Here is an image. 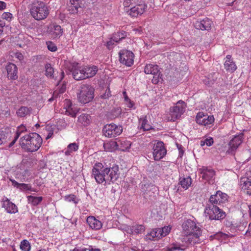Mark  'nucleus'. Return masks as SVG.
I'll use <instances>...</instances> for the list:
<instances>
[{
	"mask_svg": "<svg viewBox=\"0 0 251 251\" xmlns=\"http://www.w3.org/2000/svg\"><path fill=\"white\" fill-rule=\"evenodd\" d=\"M184 235L182 242L186 246L194 245L201 242V236L202 235L201 228L197 226L195 222L190 219L185 221L182 225Z\"/></svg>",
	"mask_w": 251,
	"mask_h": 251,
	"instance_id": "1",
	"label": "nucleus"
},
{
	"mask_svg": "<svg viewBox=\"0 0 251 251\" xmlns=\"http://www.w3.org/2000/svg\"><path fill=\"white\" fill-rule=\"evenodd\" d=\"M19 142L23 149L27 152H34L41 146L43 140L38 133L31 132L21 137Z\"/></svg>",
	"mask_w": 251,
	"mask_h": 251,
	"instance_id": "2",
	"label": "nucleus"
},
{
	"mask_svg": "<svg viewBox=\"0 0 251 251\" xmlns=\"http://www.w3.org/2000/svg\"><path fill=\"white\" fill-rule=\"evenodd\" d=\"M28 8L31 16L37 21L46 19L50 13V10L43 0H30Z\"/></svg>",
	"mask_w": 251,
	"mask_h": 251,
	"instance_id": "3",
	"label": "nucleus"
},
{
	"mask_svg": "<svg viewBox=\"0 0 251 251\" xmlns=\"http://www.w3.org/2000/svg\"><path fill=\"white\" fill-rule=\"evenodd\" d=\"M204 213L206 218L210 220H220L225 218L226 213L218 205L207 203Z\"/></svg>",
	"mask_w": 251,
	"mask_h": 251,
	"instance_id": "4",
	"label": "nucleus"
},
{
	"mask_svg": "<svg viewBox=\"0 0 251 251\" xmlns=\"http://www.w3.org/2000/svg\"><path fill=\"white\" fill-rule=\"evenodd\" d=\"M109 171V169L107 167H104L102 163H96L92 169V176L98 183H104V184H107L106 178L108 179V176L106 175Z\"/></svg>",
	"mask_w": 251,
	"mask_h": 251,
	"instance_id": "5",
	"label": "nucleus"
},
{
	"mask_svg": "<svg viewBox=\"0 0 251 251\" xmlns=\"http://www.w3.org/2000/svg\"><path fill=\"white\" fill-rule=\"evenodd\" d=\"M94 97V89L91 85L83 84L80 86L77 94L78 101L85 104L91 101Z\"/></svg>",
	"mask_w": 251,
	"mask_h": 251,
	"instance_id": "6",
	"label": "nucleus"
},
{
	"mask_svg": "<svg viewBox=\"0 0 251 251\" xmlns=\"http://www.w3.org/2000/svg\"><path fill=\"white\" fill-rule=\"evenodd\" d=\"M243 134L232 136L230 137L228 143V149L226 151V154L235 155L237 149L243 141Z\"/></svg>",
	"mask_w": 251,
	"mask_h": 251,
	"instance_id": "7",
	"label": "nucleus"
},
{
	"mask_svg": "<svg viewBox=\"0 0 251 251\" xmlns=\"http://www.w3.org/2000/svg\"><path fill=\"white\" fill-rule=\"evenodd\" d=\"M186 108L185 102L181 100L177 101L176 105L170 108L171 121H175L179 119L184 113Z\"/></svg>",
	"mask_w": 251,
	"mask_h": 251,
	"instance_id": "8",
	"label": "nucleus"
},
{
	"mask_svg": "<svg viewBox=\"0 0 251 251\" xmlns=\"http://www.w3.org/2000/svg\"><path fill=\"white\" fill-rule=\"evenodd\" d=\"M68 68L72 73L73 77L75 79L80 80L86 79L83 67H80L78 63L76 62H71L69 63Z\"/></svg>",
	"mask_w": 251,
	"mask_h": 251,
	"instance_id": "9",
	"label": "nucleus"
},
{
	"mask_svg": "<svg viewBox=\"0 0 251 251\" xmlns=\"http://www.w3.org/2000/svg\"><path fill=\"white\" fill-rule=\"evenodd\" d=\"M153 156L155 161L162 159L166 154V150L162 141H155L153 145Z\"/></svg>",
	"mask_w": 251,
	"mask_h": 251,
	"instance_id": "10",
	"label": "nucleus"
},
{
	"mask_svg": "<svg viewBox=\"0 0 251 251\" xmlns=\"http://www.w3.org/2000/svg\"><path fill=\"white\" fill-rule=\"evenodd\" d=\"M122 131V127L115 124L106 125L103 128V133L104 136L109 138H113L119 135Z\"/></svg>",
	"mask_w": 251,
	"mask_h": 251,
	"instance_id": "11",
	"label": "nucleus"
},
{
	"mask_svg": "<svg viewBox=\"0 0 251 251\" xmlns=\"http://www.w3.org/2000/svg\"><path fill=\"white\" fill-rule=\"evenodd\" d=\"M120 62L127 67H130L134 63V54L132 51L123 50L119 53Z\"/></svg>",
	"mask_w": 251,
	"mask_h": 251,
	"instance_id": "12",
	"label": "nucleus"
},
{
	"mask_svg": "<svg viewBox=\"0 0 251 251\" xmlns=\"http://www.w3.org/2000/svg\"><path fill=\"white\" fill-rule=\"evenodd\" d=\"M144 72L146 74L153 75L152 82L154 84H157L161 79L160 72L156 65L147 64L144 68Z\"/></svg>",
	"mask_w": 251,
	"mask_h": 251,
	"instance_id": "13",
	"label": "nucleus"
},
{
	"mask_svg": "<svg viewBox=\"0 0 251 251\" xmlns=\"http://www.w3.org/2000/svg\"><path fill=\"white\" fill-rule=\"evenodd\" d=\"M227 195L220 191H218L215 195H211L207 203L217 205L224 203L227 200Z\"/></svg>",
	"mask_w": 251,
	"mask_h": 251,
	"instance_id": "14",
	"label": "nucleus"
},
{
	"mask_svg": "<svg viewBox=\"0 0 251 251\" xmlns=\"http://www.w3.org/2000/svg\"><path fill=\"white\" fill-rule=\"evenodd\" d=\"M199 171L201 175V177L203 179L208 181L209 183H213L215 173L212 169L202 167L199 169Z\"/></svg>",
	"mask_w": 251,
	"mask_h": 251,
	"instance_id": "15",
	"label": "nucleus"
},
{
	"mask_svg": "<svg viewBox=\"0 0 251 251\" xmlns=\"http://www.w3.org/2000/svg\"><path fill=\"white\" fill-rule=\"evenodd\" d=\"M196 121L199 125L207 126L212 124L214 118L212 115H204L203 112H199L196 116Z\"/></svg>",
	"mask_w": 251,
	"mask_h": 251,
	"instance_id": "16",
	"label": "nucleus"
},
{
	"mask_svg": "<svg viewBox=\"0 0 251 251\" xmlns=\"http://www.w3.org/2000/svg\"><path fill=\"white\" fill-rule=\"evenodd\" d=\"M109 169V172H107V176L109 179L106 178V183L109 184L111 182L115 181L119 177V166L114 164L112 167H107Z\"/></svg>",
	"mask_w": 251,
	"mask_h": 251,
	"instance_id": "17",
	"label": "nucleus"
},
{
	"mask_svg": "<svg viewBox=\"0 0 251 251\" xmlns=\"http://www.w3.org/2000/svg\"><path fill=\"white\" fill-rule=\"evenodd\" d=\"M147 8V5L144 3L137 4L130 8L127 11L128 15L132 17H137L139 15H141L145 11Z\"/></svg>",
	"mask_w": 251,
	"mask_h": 251,
	"instance_id": "18",
	"label": "nucleus"
},
{
	"mask_svg": "<svg viewBox=\"0 0 251 251\" xmlns=\"http://www.w3.org/2000/svg\"><path fill=\"white\" fill-rule=\"evenodd\" d=\"M212 21L208 18H205L201 21H196L194 26L196 29L202 30H208L210 29L212 24Z\"/></svg>",
	"mask_w": 251,
	"mask_h": 251,
	"instance_id": "19",
	"label": "nucleus"
},
{
	"mask_svg": "<svg viewBox=\"0 0 251 251\" xmlns=\"http://www.w3.org/2000/svg\"><path fill=\"white\" fill-rule=\"evenodd\" d=\"M7 75L11 79L17 78L18 69L17 66L13 63H9L6 67Z\"/></svg>",
	"mask_w": 251,
	"mask_h": 251,
	"instance_id": "20",
	"label": "nucleus"
},
{
	"mask_svg": "<svg viewBox=\"0 0 251 251\" xmlns=\"http://www.w3.org/2000/svg\"><path fill=\"white\" fill-rule=\"evenodd\" d=\"M87 222L90 227L95 230L100 229L102 227L101 222L93 216H89L87 219Z\"/></svg>",
	"mask_w": 251,
	"mask_h": 251,
	"instance_id": "21",
	"label": "nucleus"
},
{
	"mask_svg": "<svg viewBox=\"0 0 251 251\" xmlns=\"http://www.w3.org/2000/svg\"><path fill=\"white\" fill-rule=\"evenodd\" d=\"M2 207L9 213H16L18 212V208L16 205L7 199L3 201Z\"/></svg>",
	"mask_w": 251,
	"mask_h": 251,
	"instance_id": "22",
	"label": "nucleus"
},
{
	"mask_svg": "<svg viewBox=\"0 0 251 251\" xmlns=\"http://www.w3.org/2000/svg\"><path fill=\"white\" fill-rule=\"evenodd\" d=\"M225 68L229 72H234L236 69V66L233 61L231 59V56L227 55L226 56V60L224 63Z\"/></svg>",
	"mask_w": 251,
	"mask_h": 251,
	"instance_id": "23",
	"label": "nucleus"
},
{
	"mask_svg": "<svg viewBox=\"0 0 251 251\" xmlns=\"http://www.w3.org/2000/svg\"><path fill=\"white\" fill-rule=\"evenodd\" d=\"M62 29L59 25H53L50 26L49 33L53 38L59 37L62 34Z\"/></svg>",
	"mask_w": 251,
	"mask_h": 251,
	"instance_id": "24",
	"label": "nucleus"
},
{
	"mask_svg": "<svg viewBox=\"0 0 251 251\" xmlns=\"http://www.w3.org/2000/svg\"><path fill=\"white\" fill-rule=\"evenodd\" d=\"M85 78L94 76L98 71V67L96 66H85L83 67Z\"/></svg>",
	"mask_w": 251,
	"mask_h": 251,
	"instance_id": "25",
	"label": "nucleus"
},
{
	"mask_svg": "<svg viewBox=\"0 0 251 251\" xmlns=\"http://www.w3.org/2000/svg\"><path fill=\"white\" fill-rule=\"evenodd\" d=\"M103 148L105 151L112 152L118 149V143L115 141H110L103 143Z\"/></svg>",
	"mask_w": 251,
	"mask_h": 251,
	"instance_id": "26",
	"label": "nucleus"
},
{
	"mask_svg": "<svg viewBox=\"0 0 251 251\" xmlns=\"http://www.w3.org/2000/svg\"><path fill=\"white\" fill-rule=\"evenodd\" d=\"M117 142L118 143V149L123 151L129 149L131 146L130 142L124 138L118 140Z\"/></svg>",
	"mask_w": 251,
	"mask_h": 251,
	"instance_id": "27",
	"label": "nucleus"
},
{
	"mask_svg": "<svg viewBox=\"0 0 251 251\" xmlns=\"http://www.w3.org/2000/svg\"><path fill=\"white\" fill-rule=\"evenodd\" d=\"M157 229L158 228L153 229L150 232L148 233L146 236V239L150 240H157L161 238Z\"/></svg>",
	"mask_w": 251,
	"mask_h": 251,
	"instance_id": "28",
	"label": "nucleus"
},
{
	"mask_svg": "<svg viewBox=\"0 0 251 251\" xmlns=\"http://www.w3.org/2000/svg\"><path fill=\"white\" fill-rule=\"evenodd\" d=\"M185 250V245H181L179 243H174L166 248V251H184Z\"/></svg>",
	"mask_w": 251,
	"mask_h": 251,
	"instance_id": "29",
	"label": "nucleus"
},
{
	"mask_svg": "<svg viewBox=\"0 0 251 251\" xmlns=\"http://www.w3.org/2000/svg\"><path fill=\"white\" fill-rule=\"evenodd\" d=\"M179 184L184 189H187L192 184V179L190 177L180 178Z\"/></svg>",
	"mask_w": 251,
	"mask_h": 251,
	"instance_id": "30",
	"label": "nucleus"
},
{
	"mask_svg": "<svg viewBox=\"0 0 251 251\" xmlns=\"http://www.w3.org/2000/svg\"><path fill=\"white\" fill-rule=\"evenodd\" d=\"M145 187L147 188V190L145 191V195L146 197H152V194L154 193V192L157 191V188L154 185L152 184H147L144 185Z\"/></svg>",
	"mask_w": 251,
	"mask_h": 251,
	"instance_id": "31",
	"label": "nucleus"
},
{
	"mask_svg": "<svg viewBox=\"0 0 251 251\" xmlns=\"http://www.w3.org/2000/svg\"><path fill=\"white\" fill-rule=\"evenodd\" d=\"M78 122L84 126H87L90 123V116L86 114L80 115L78 118Z\"/></svg>",
	"mask_w": 251,
	"mask_h": 251,
	"instance_id": "32",
	"label": "nucleus"
},
{
	"mask_svg": "<svg viewBox=\"0 0 251 251\" xmlns=\"http://www.w3.org/2000/svg\"><path fill=\"white\" fill-rule=\"evenodd\" d=\"M12 185L22 190H30L31 189V186L30 184L25 183H19L15 180H11Z\"/></svg>",
	"mask_w": 251,
	"mask_h": 251,
	"instance_id": "33",
	"label": "nucleus"
},
{
	"mask_svg": "<svg viewBox=\"0 0 251 251\" xmlns=\"http://www.w3.org/2000/svg\"><path fill=\"white\" fill-rule=\"evenodd\" d=\"M27 200L32 205L37 206L42 201L43 197L29 196L27 197Z\"/></svg>",
	"mask_w": 251,
	"mask_h": 251,
	"instance_id": "34",
	"label": "nucleus"
},
{
	"mask_svg": "<svg viewBox=\"0 0 251 251\" xmlns=\"http://www.w3.org/2000/svg\"><path fill=\"white\" fill-rule=\"evenodd\" d=\"M231 237H232V235L227 234L223 232H218L214 235V238L221 242L226 241Z\"/></svg>",
	"mask_w": 251,
	"mask_h": 251,
	"instance_id": "35",
	"label": "nucleus"
},
{
	"mask_svg": "<svg viewBox=\"0 0 251 251\" xmlns=\"http://www.w3.org/2000/svg\"><path fill=\"white\" fill-rule=\"evenodd\" d=\"M171 229L172 227L170 226H165L161 228H158L157 231H159V236H160V238L167 235L170 233Z\"/></svg>",
	"mask_w": 251,
	"mask_h": 251,
	"instance_id": "36",
	"label": "nucleus"
},
{
	"mask_svg": "<svg viewBox=\"0 0 251 251\" xmlns=\"http://www.w3.org/2000/svg\"><path fill=\"white\" fill-rule=\"evenodd\" d=\"M126 36V32L123 31L122 32L114 33L111 38L113 39L114 41H115L116 43H118L121 40L125 38Z\"/></svg>",
	"mask_w": 251,
	"mask_h": 251,
	"instance_id": "37",
	"label": "nucleus"
},
{
	"mask_svg": "<svg viewBox=\"0 0 251 251\" xmlns=\"http://www.w3.org/2000/svg\"><path fill=\"white\" fill-rule=\"evenodd\" d=\"M16 113L18 117H24L29 114L30 110L27 107L22 106L18 110Z\"/></svg>",
	"mask_w": 251,
	"mask_h": 251,
	"instance_id": "38",
	"label": "nucleus"
},
{
	"mask_svg": "<svg viewBox=\"0 0 251 251\" xmlns=\"http://www.w3.org/2000/svg\"><path fill=\"white\" fill-rule=\"evenodd\" d=\"M46 75L50 78H54V69L50 64H47L45 66Z\"/></svg>",
	"mask_w": 251,
	"mask_h": 251,
	"instance_id": "39",
	"label": "nucleus"
},
{
	"mask_svg": "<svg viewBox=\"0 0 251 251\" xmlns=\"http://www.w3.org/2000/svg\"><path fill=\"white\" fill-rule=\"evenodd\" d=\"M10 134L5 131H1L0 133V145L7 142L9 139Z\"/></svg>",
	"mask_w": 251,
	"mask_h": 251,
	"instance_id": "40",
	"label": "nucleus"
},
{
	"mask_svg": "<svg viewBox=\"0 0 251 251\" xmlns=\"http://www.w3.org/2000/svg\"><path fill=\"white\" fill-rule=\"evenodd\" d=\"M132 234H140L145 230V226L142 225H136L132 226Z\"/></svg>",
	"mask_w": 251,
	"mask_h": 251,
	"instance_id": "41",
	"label": "nucleus"
},
{
	"mask_svg": "<svg viewBox=\"0 0 251 251\" xmlns=\"http://www.w3.org/2000/svg\"><path fill=\"white\" fill-rule=\"evenodd\" d=\"M251 185V181L249 180V179L243 178L241 180L240 186L242 189L247 190V191L249 190V187H250Z\"/></svg>",
	"mask_w": 251,
	"mask_h": 251,
	"instance_id": "42",
	"label": "nucleus"
},
{
	"mask_svg": "<svg viewBox=\"0 0 251 251\" xmlns=\"http://www.w3.org/2000/svg\"><path fill=\"white\" fill-rule=\"evenodd\" d=\"M78 149V146L75 143L70 144L67 147V150L65 152L66 155L70 154L71 152L75 151Z\"/></svg>",
	"mask_w": 251,
	"mask_h": 251,
	"instance_id": "43",
	"label": "nucleus"
},
{
	"mask_svg": "<svg viewBox=\"0 0 251 251\" xmlns=\"http://www.w3.org/2000/svg\"><path fill=\"white\" fill-rule=\"evenodd\" d=\"M20 249L23 251H29L31 249V245L27 240H23L20 244Z\"/></svg>",
	"mask_w": 251,
	"mask_h": 251,
	"instance_id": "44",
	"label": "nucleus"
},
{
	"mask_svg": "<svg viewBox=\"0 0 251 251\" xmlns=\"http://www.w3.org/2000/svg\"><path fill=\"white\" fill-rule=\"evenodd\" d=\"M77 111V108L74 106H72L70 108H68V109L65 110V114L68 115H70L73 117H75L76 116Z\"/></svg>",
	"mask_w": 251,
	"mask_h": 251,
	"instance_id": "45",
	"label": "nucleus"
},
{
	"mask_svg": "<svg viewBox=\"0 0 251 251\" xmlns=\"http://www.w3.org/2000/svg\"><path fill=\"white\" fill-rule=\"evenodd\" d=\"M213 144V139L212 137H208L204 139V140H201L200 142V145L201 146H203L206 145L208 147L211 146Z\"/></svg>",
	"mask_w": 251,
	"mask_h": 251,
	"instance_id": "46",
	"label": "nucleus"
},
{
	"mask_svg": "<svg viewBox=\"0 0 251 251\" xmlns=\"http://www.w3.org/2000/svg\"><path fill=\"white\" fill-rule=\"evenodd\" d=\"M80 7V5L78 4H71L69 7V11L72 14L77 13L78 12V9Z\"/></svg>",
	"mask_w": 251,
	"mask_h": 251,
	"instance_id": "47",
	"label": "nucleus"
},
{
	"mask_svg": "<svg viewBox=\"0 0 251 251\" xmlns=\"http://www.w3.org/2000/svg\"><path fill=\"white\" fill-rule=\"evenodd\" d=\"M65 201L68 202H73L74 203H77L78 201L76 200V197L74 195H70L65 196Z\"/></svg>",
	"mask_w": 251,
	"mask_h": 251,
	"instance_id": "48",
	"label": "nucleus"
},
{
	"mask_svg": "<svg viewBox=\"0 0 251 251\" xmlns=\"http://www.w3.org/2000/svg\"><path fill=\"white\" fill-rule=\"evenodd\" d=\"M47 45L48 47V49L51 51H55L57 50V47L56 45L53 43L52 42H47Z\"/></svg>",
	"mask_w": 251,
	"mask_h": 251,
	"instance_id": "49",
	"label": "nucleus"
},
{
	"mask_svg": "<svg viewBox=\"0 0 251 251\" xmlns=\"http://www.w3.org/2000/svg\"><path fill=\"white\" fill-rule=\"evenodd\" d=\"M12 17V15L11 13L9 12H4L3 13L1 17L0 18L1 19H2L3 21L4 20H6L7 21H10L11 20V18Z\"/></svg>",
	"mask_w": 251,
	"mask_h": 251,
	"instance_id": "50",
	"label": "nucleus"
},
{
	"mask_svg": "<svg viewBox=\"0 0 251 251\" xmlns=\"http://www.w3.org/2000/svg\"><path fill=\"white\" fill-rule=\"evenodd\" d=\"M26 130V127L23 125H21L20 126H19L18 127L15 135H18V137H19L22 133L24 132V131H25Z\"/></svg>",
	"mask_w": 251,
	"mask_h": 251,
	"instance_id": "51",
	"label": "nucleus"
},
{
	"mask_svg": "<svg viewBox=\"0 0 251 251\" xmlns=\"http://www.w3.org/2000/svg\"><path fill=\"white\" fill-rule=\"evenodd\" d=\"M111 96V95L110 89L109 88L107 87L105 90V93L101 95V98L106 99L108 98Z\"/></svg>",
	"mask_w": 251,
	"mask_h": 251,
	"instance_id": "52",
	"label": "nucleus"
},
{
	"mask_svg": "<svg viewBox=\"0 0 251 251\" xmlns=\"http://www.w3.org/2000/svg\"><path fill=\"white\" fill-rule=\"evenodd\" d=\"M73 105L72 104V102L69 100L66 99L64 100V108L66 110L68 109V108H70Z\"/></svg>",
	"mask_w": 251,
	"mask_h": 251,
	"instance_id": "53",
	"label": "nucleus"
},
{
	"mask_svg": "<svg viewBox=\"0 0 251 251\" xmlns=\"http://www.w3.org/2000/svg\"><path fill=\"white\" fill-rule=\"evenodd\" d=\"M125 101L127 107L133 109L135 108V107H134V103L130 99H128Z\"/></svg>",
	"mask_w": 251,
	"mask_h": 251,
	"instance_id": "54",
	"label": "nucleus"
},
{
	"mask_svg": "<svg viewBox=\"0 0 251 251\" xmlns=\"http://www.w3.org/2000/svg\"><path fill=\"white\" fill-rule=\"evenodd\" d=\"M116 43L112 38H111L106 43V46L108 49L113 48V45Z\"/></svg>",
	"mask_w": 251,
	"mask_h": 251,
	"instance_id": "55",
	"label": "nucleus"
},
{
	"mask_svg": "<svg viewBox=\"0 0 251 251\" xmlns=\"http://www.w3.org/2000/svg\"><path fill=\"white\" fill-rule=\"evenodd\" d=\"M142 127L144 130H148L151 128V126L146 123V120H144L142 123Z\"/></svg>",
	"mask_w": 251,
	"mask_h": 251,
	"instance_id": "56",
	"label": "nucleus"
},
{
	"mask_svg": "<svg viewBox=\"0 0 251 251\" xmlns=\"http://www.w3.org/2000/svg\"><path fill=\"white\" fill-rule=\"evenodd\" d=\"M132 226H125L123 228V230L125 231L127 233L132 234Z\"/></svg>",
	"mask_w": 251,
	"mask_h": 251,
	"instance_id": "57",
	"label": "nucleus"
},
{
	"mask_svg": "<svg viewBox=\"0 0 251 251\" xmlns=\"http://www.w3.org/2000/svg\"><path fill=\"white\" fill-rule=\"evenodd\" d=\"M5 25V23L2 19L0 18V34L2 33L3 31V28Z\"/></svg>",
	"mask_w": 251,
	"mask_h": 251,
	"instance_id": "58",
	"label": "nucleus"
},
{
	"mask_svg": "<svg viewBox=\"0 0 251 251\" xmlns=\"http://www.w3.org/2000/svg\"><path fill=\"white\" fill-rule=\"evenodd\" d=\"M14 56L16 58L18 59L20 61L23 60L24 58L23 54L21 52H15L14 53Z\"/></svg>",
	"mask_w": 251,
	"mask_h": 251,
	"instance_id": "59",
	"label": "nucleus"
},
{
	"mask_svg": "<svg viewBox=\"0 0 251 251\" xmlns=\"http://www.w3.org/2000/svg\"><path fill=\"white\" fill-rule=\"evenodd\" d=\"M86 251H101L100 249L95 248L92 246H89L88 248H86Z\"/></svg>",
	"mask_w": 251,
	"mask_h": 251,
	"instance_id": "60",
	"label": "nucleus"
},
{
	"mask_svg": "<svg viewBox=\"0 0 251 251\" xmlns=\"http://www.w3.org/2000/svg\"><path fill=\"white\" fill-rule=\"evenodd\" d=\"M18 138V135H15L14 139L8 145V147L10 148V147H12L13 146V145L15 143L16 141L17 140Z\"/></svg>",
	"mask_w": 251,
	"mask_h": 251,
	"instance_id": "61",
	"label": "nucleus"
},
{
	"mask_svg": "<svg viewBox=\"0 0 251 251\" xmlns=\"http://www.w3.org/2000/svg\"><path fill=\"white\" fill-rule=\"evenodd\" d=\"M66 86L65 84H63L59 90V93L60 94L63 93L66 90Z\"/></svg>",
	"mask_w": 251,
	"mask_h": 251,
	"instance_id": "62",
	"label": "nucleus"
},
{
	"mask_svg": "<svg viewBox=\"0 0 251 251\" xmlns=\"http://www.w3.org/2000/svg\"><path fill=\"white\" fill-rule=\"evenodd\" d=\"M70 251H86V249L85 248L75 247Z\"/></svg>",
	"mask_w": 251,
	"mask_h": 251,
	"instance_id": "63",
	"label": "nucleus"
},
{
	"mask_svg": "<svg viewBox=\"0 0 251 251\" xmlns=\"http://www.w3.org/2000/svg\"><path fill=\"white\" fill-rule=\"evenodd\" d=\"M6 3L5 2L0 1V10L4 9L6 8Z\"/></svg>",
	"mask_w": 251,
	"mask_h": 251,
	"instance_id": "64",
	"label": "nucleus"
}]
</instances>
